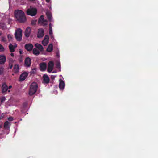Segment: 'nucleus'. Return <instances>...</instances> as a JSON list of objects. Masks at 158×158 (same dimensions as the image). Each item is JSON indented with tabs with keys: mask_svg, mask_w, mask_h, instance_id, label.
I'll use <instances>...</instances> for the list:
<instances>
[{
	"mask_svg": "<svg viewBox=\"0 0 158 158\" xmlns=\"http://www.w3.org/2000/svg\"><path fill=\"white\" fill-rule=\"evenodd\" d=\"M3 69L2 67H0V74H1L3 72Z\"/></svg>",
	"mask_w": 158,
	"mask_h": 158,
	"instance_id": "nucleus-32",
	"label": "nucleus"
},
{
	"mask_svg": "<svg viewBox=\"0 0 158 158\" xmlns=\"http://www.w3.org/2000/svg\"><path fill=\"white\" fill-rule=\"evenodd\" d=\"M33 45L31 44H26L25 46V48L28 51H31L33 48Z\"/></svg>",
	"mask_w": 158,
	"mask_h": 158,
	"instance_id": "nucleus-12",
	"label": "nucleus"
},
{
	"mask_svg": "<svg viewBox=\"0 0 158 158\" xmlns=\"http://www.w3.org/2000/svg\"><path fill=\"white\" fill-rule=\"evenodd\" d=\"M35 68H34L33 69H32V71H31V73H34V70H35Z\"/></svg>",
	"mask_w": 158,
	"mask_h": 158,
	"instance_id": "nucleus-37",
	"label": "nucleus"
},
{
	"mask_svg": "<svg viewBox=\"0 0 158 158\" xmlns=\"http://www.w3.org/2000/svg\"><path fill=\"white\" fill-rule=\"evenodd\" d=\"M0 99L1 102H2V103L4 101H5V100L6 99L4 97H2Z\"/></svg>",
	"mask_w": 158,
	"mask_h": 158,
	"instance_id": "nucleus-28",
	"label": "nucleus"
},
{
	"mask_svg": "<svg viewBox=\"0 0 158 158\" xmlns=\"http://www.w3.org/2000/svg\"><path fill=\"white\" fill-rule=\"evenodd\" d=\"M8 92H10V90H8Z\"/></svg>",
	"mask_w": 158,
	"mask_h": 158,
	"instance_id": "nucleus-43",
	"label": "nucleus"
},
{
	"mask_svg": "<svg viewBox=\"0 0 158 158\" xmlns=\"http://www.w3.org/2000/svg\"><path fill=\"white\" fill-rule=\"evenodd\" d=\"M15 17L17 20L20 23L26 21V18L24 13L21 10H16L14 12Z\"/></svg>",
	"mask_w": 158,
	"mask_h": 158,
	"instance_id": "nucleus-1",
	"label": "nucleus"
},
{
	"mask_svg": "<svg viewBox=\"0 0 158 158\" xmlns=\"http://www.w3.org/2000/svg\"><path fill=\"white\" fill-rule=\"evenodd\" d=\"M9 66H10V68H12V65L11 64L10 65V64H9Z\"/></svg>",
	"mask_w": 158,
	"mask_h": 158,
	"instance_id": "nucleus-38",
	"label": "nucleus"
},
{
	"mask_svg": "<svg viewBox=\"0 0 158 158\" xmlns=\"http://www.w3.org/2000/svg\"><path fill=\"white\" fill-rule=\"evenodd\" d=\"M4 118V115H3V114H2V115L0 116V120Z\"/></svg>",
	"mask_w": 158,
	"mask_h": 158,
	"instance_id": "nucleus-36",
	"label": "nucleus"
},
{
	"mask_svg": "<svg viewBox=\"0 0 158 158\" xmlns=\"http://www.w3.org/2000/svg\"><path fill=\"white\" fill-rule=\"evenodd\" d=\"M26 105H27V104H26V106H24V108H25V107H26Z\"/></svg>",
	"mask_w": 158,
	"mask_h": 158,
	"instance_id": "nucleus-44",
	"label": "nucleus"
},
{
	"mask_svg": "<svg viewBox=\"0 0 158 158\" xmlns=\"http://www.w3.org/2000/svg\"><path fill=\"white\" fill-rule=\"evenodd\" d=\"M40 69L42 71H45L47 68V64L43 62L40 64Z\"/></svg>",
	"mask_w": 158,
	"mask_h": 158,
	"instance_id": "nucleus-11",
	"label": "nucleus"
},
{
	"mask_svg": "<svg viewBox=\"0 0 158 158\" xmlns=\"http://www.w3.org/2000/svg\"><path fill=\"white\" fill-rule=\"evenodd\" d=\"M6 61V58L4 55H0V64H4Z\"/></svg>",
	"mask_w": 158,
	"mask_h": 158,
	"instance_id": "nucleus-14",
	"label": "nucleus"
},
{
	"mask_svg": "<svg viewBox=\"0 0 158 158\" xmlns=\"http://www.w3.org/2000/svg\"><path fill=\"white\" fill-rule=\"evenodd\" d=\"M9 48L10 52H13L15 51V48L12 44H10L9 45Z\"/></svg>",
	"mask_w": 158,
	"mask_h": 158,
	"instance_id": "nucleus-24",
	"label": "nucleus"
},
{
	"mask_svg": "<svg viewBox=\"0 0 158 158\" xmlns=\"http://www.w3.org/2000/svg\"><path fill=\"white\" fill-rule=\"evenodd\" d=\"M10 124V123L8 121H6L4 124L3 126L4 128L5 129H9Z\"/></svg>",
	"mask_w": 158,
	"mask_h": 158,
	"instance_id": "nucleus-17",
	"label": "nucleus"
},
{
	"mask_svg": "<svg viewBox=\"0 0 158 158\" xmlns=\"http://www.w3.org/2000/svg\"><path fill=\"white\" fill-rule=\"evenodd\" d=\"M56 68L58 69H60V64L59 62H58L56 64Z\"/></svg>",
	"mask_w": 158,
	"mask_h": 158,
	"instance_id": "nucleus-31",
	"label": "nucleus"
},
{
	"mask_svg": "<svg viewBox=\"0 0 158 158\" xmlns=\"http://www.w3.org/2000/svg\"><path fill=\"white\" fill-rule=\"evenodd\" d=\"M4 50V48L2 45L0 44V52H3Z\"/></svg>",
	"mask_w": 158,
	"mask_h": 158,
	"instance_id": "nucleus-27",
	"label": "nucleus"
},
{
	"mask_svg": "<svg viewBox=\"0 0 158 158\" xmlns=\"http://www.w3.org/2000/svg\"><path fill=\"white\" fill-rule=\"evenodd\" d=\"M11 55L12 56H14V54L13 53H11Z\"/></svg>",
	"mask_w": 158,
	"mask_h": 158,
	"instance_id": "nucleus-40",
	"label": "nucleus"
},
{
	"mask_svg": "<svg viewBox=\"0 0 158 158\" xmlns=\"http://www.w3.org/2000/svg\"><path fill=\"white\" fill-rule=\"evenodd\" d=\"M31 64V59L29 58H27L25 60L24 64L25 66L28 67H29Z\"/></svg>",
	"mask_w": 158,
	"mask_h": 158,
	"instance_id": "nucleus-13",
	"label": "nucleus"
},
{
	"mask_svg": "<svg viewBox=\"0 0 158 158\" xmlns=\"http://www.w3.org/2000/svg\"><path fill=\"white\" fill-rule=\"evenodd\" d=\"M33 53L36 55H38L40 54V52L36 48H34L33 50Z\"/></svg>",
	"mask_w": 158,
	"mask_h": 158,
	"instance_id": "nucleus-25",
	"label": "nucleus"
},
{
	"mask_svg": "<svg viewBox=\"0 0 158 158\" xmlns=\"http://www.w3.org/2000/svg\"><path fill=\"white\" fill-rule=\"evenodd\" d=\"M28 75V73H23L20 77V79L23 81L25 79Z\"/></svg>",
	"mask_w": 158,
	"mask_h": 158,
	"instance_id": "nucleus-15",
	"label": "nucleus"
},
{
	"mask_svg": "<svg viewBox=\"0 0 158 158\" xmlns=\"http://www.w3.org/2000/svg\"><path fill=\"white\" fill-rule=\"evenodd\" d=\"M2 34V32L0 33V36Z\"/></svg>",
	"mask_w": 158,
	"mask_h": 158,
	"instance_id": "nucleus-42",
	"label": "nucleus"
},
{
	"mask_svg": "<svg viewBox=\"0 0 158 158\" xmlns=\"http://www.w3.org/2000/svg\"><path fill=\"white\" fill-rule=\"evenodd\" d=\"M49 31L50 35L52 38H53V37L52 30V24L51 23H50L49 25Z\"/></svg>",
	"mask_w": 158,
	"mask_h": 158,
	"instance_id": "nucleus-19",
	"label": "nucleus"
},
{
	"mask_svg": "<svg viewBox=\"0 0 158 158\" xmlns=\"http://www.w3.org/2000/svg\"><path fill=\"white\" fill-rule=\"evenodd\" d=\"M43 82L45 83H48L49 81V78L46 75H44L43 77Z\"/></svg>",
	"mask_w": 158,
	"mask_h": 158,
	"instance_id": "nucleus-16",
	"label": "nucleus"
},
{
	"mask_svg": "<svg viewBox=\"0 0 158 158\" xmlns=\"http://www.w3.org/2000/svg\"><path fill=\"white\" fill-rule=\"evenodd\" d=\"M38 85L36 82H33L31 85L29 90V94L30 95H33L36 91Z\"/></svg>",
	"mask_w": 158,
	"mask_h": 158,
	"instance_id": "nucleus-2",
	"label": "nucleus"
},
{
	"mask_svg": "<svg viewBox=\"0 0 158 158\" xmlns=\"http://www.w3.org/2000/svg\"><path fill=\"white\" fill-rule=\"evenodd\" d=\"M8 120H9L10 121H12L13 120V118L12 117H10L8 118Z\"/></svg>",
	"mask_w": 158,
	"mask_h": 158,
	"instance_id": "nucleus-34",
	"label": "nucleus"
},
{
	"mask_svg": "<svg viewBox=\"0 0 158 158\" xmlns=\"http://www.w3.org/2000/svg\"><path fill=\"white\" fill-rule=\"evenodd\" d=\"M8 87L5 84H3L2 85V91L3 93L6 92L8 90Z\"/></svg>",
	"mask_w": 158,
	"mask_h": 158,
	"instance_id": "nucleus-20",
	"label": "nucleus"
},
{
	"mask_svg": "<svg viewBox=\"0 0 158 158\" xmlns=\"http://www.w3.org/2000/svg\"><path fill=\"white\" fill-rule=\"evenodd\" d=\"M19 60L20 62H22L23 61V60L22 59V57L21 56L19 57Z\"/></svg>",
	"mask_w": 158,
	"mask_h": 158,
	"instance_id": "nucleus-33",
	"label": "nucleus"
},
{
	"mask_svg": "<svg viewBox=\"0 0 158 158\" xmlns=\"http://www.w3.org/2000/svg\"><path fill=\"white\" fill-rule=\"evenodd\" d=\"M53 50V45L52 44H50L48 46L47 49V51L48 52H51Z\"/></svg>",
	"mask_w": 158,
	"mask_h": 158,
	"instance_id": "nucleus-23",
	"label": "nucleus"
},
{
	"mask_svg": "<svg viewBox=\"0 0 158 158\" xmlns=\"http://www.w3.org/2000/svg\"><path fill=\"white\" fill-rule=\"evenodd\" d=\"M1 41L2 42H5L6 41V39L5 37H4V36H2L1 37Z\"/></svg>",
	"mask_w": 158,
	"mask_h": 158,
	"instance_id": "nucleus-30",
	"label": "nucleus"
},
{
	"mask_svg": "<svg viewBox=\"0 0 158 158\" xmlns=\"http://www.w3.org/2000/svg\"><path fill=\"white\" fill-rule=\"evenodd\" d=\"M45 0L48 3H49L50 0Z\"/></svg>",
	"mask_w": 158,
	"mask_h": 158,
	"instance_id": "nucleus-39",
	"label": "nucleus"
},
{
	"mask_svg": "<svg viewBox=\"0 0 158 158\" xmlns=\"http://www.w3.org/2000/svg\"><path fill=\"white\" fill-rule=\"evenodd\" d=\"M54 66V64L52 61H50L48 64V68L47 71L48 72H51L53 70Z\"/></svg>",
	"mask_w": 158,
	"mask_h": 158,
	"instance_id": "nucleus-5",
	"label": "nucleus"
},
{
	"mask_svg": "<svg viewBox=\"0 0 158 158\" xmlns=\"http://www.w3.org/2000/svg\"><path fill=\"white\" fill-rule=\"evenodd\" d=\"M11 87H12V86H10L8 88L10 89Z\"/></svg>",
	"mask_w": 158,
	"mask_h": 158,
	"instance_id": "nucleus-41",
	"label": "nucleus"
},
{
	"mask_svg": "<svg viewBox=\"0 0 158 158\" xmlns=\"http://www.w3.org/2000/svg\"><path fill=\"white\" fill-rule=\"evenodd\" d=\"M27 13L28 15L34 16L37 13V10L36 8H33L31 6L27 10Z\"/></svg>",
	"mask_w": 158,
	"mask_h": 158,
	"instance_id": "nucleus-4",
	"label": "nucleus"
},
{
	"mask_svg": "<svg viewBox=\"0 0 158 158\" xmlns=\"http://www.w3.org/2000/svg\"><path fill=\"white\" fill-rule=\"evenodd\" d=\"M49 36L48 35H46L44 37V40L42 41V44L44 46H46L48 43Z\"/></svg>",
	"mask_w": 158,
	"mask_h": 158,
	"instance_id": "nucleus-8",
	"label": "nucleus"
},
{
	"mask_svg": "<svg viewBox=\"0 0 158 158\" xmlns=\"http://www.w3.org/2000/svg\"><path fill=\"white\" fill-rule=\"evenodd\" d=\"M46 15L47 16L48 19L51 22L52 21V14L51 12L49 11H47L46 13Z\"/></svg>",
	"mask_w": 158,
	"mask_h": 158,
	"instance_id": "nucleus-21",
	"label": "nucleus"
},
{
	"mask_svg": "<svg viewBox=\"0 0 158 158\" xmlns=\"http://www.w3.org/2000/svg\"><path fill=\"white\" fill-rule=\"evenodd\" d=\"M38 22L39 23L41 24L43 26L46 25L47 24V20L44 19V17L43 15L40 17Z\"/></svg>",
	"mask_w": 158,
	"mask_h": 158,
	"instance_id": "nucleus-6",
	"label": "nucleus"
},
{
	"mask_svg": "<svg viewBox=\"0 0 158 158\" xmlns=\"http://www.w3.org/2000/svg\"><path fill=\"white\" fill-rule=\"evenodd\" d=\"M44 34V31L42 29H38L37 37L38 38H41L43 37Z\"/></svg>",
	"mask_w": 158,
	"mask_h": 158,
	"instance_id": "nucleus-9",
	"label": "nucleus"
},
{
	"mask_svg": "<svg viewBox=\"0 0 158 158\" xmlns=\"http://www.w3.org/2000/svg\"><path fill=\"white\" fill-rule=\"evenodd\" d=\"M0 28L4 30L7 28L6 25L3 23H0Z\"/></svg>",
	"mask_w": 158,
	"mask_h": 158,
	"instance_id": "nucleus-26",
	"label": "nucleus"
},
{
	"mask_svg": "<svg viewBox=\"0 0 158 158\" xmlns=\"http://www.w3.org/2000/svg\"><path fill=\"white\" fill-rule=\"evenodd\" d=\"M36 21H32L31 22V24L33 25H34L36 23Z\"/></svg>",
	"mask_w": 158,
	"mask_h": 158,
	"instance_id": "nucleus-35",
	"label": "nucleus"
},
{
	"mask_svg": "<svg viewBox=\"0 0 158 158\" xmlns=\"http://www.w3.org/2000/svg\"><path fill=\"white\" fill-rule=\"evenodd\" d=\"M22 30L20 28H18L15 30V36L16 40L20 41L22 38Z\"/></svg>",
	"mask_w": 158,
	"mask_h": 158,
	"instance_id": "nucleus-3",
	"label": "nucleus"
},
{
	"mask_svg": "<svg viewBox=\"0 0 158 158\" xmlns=\"http://www.w3.org/2000/svg\"><path fill=\"white\" fill-rule=\"evenodd\" d=\"M7 37L9 41H10L12 40V36L10 34H8L7 35Z\"/></svg>",
	"mask_w": 158,
	"mask_h": 158,
	"instance_id": "nucleus-29",
	"label": "nucleus"
},
{
	"mask_svg": "<svg viewBox=\"0 0 158 158\" xmlns=\"http://www.w3.org/2000/svg\"><path fill=\"white\" fill-rule=\"evenodd\" d=\"M35 46L40 51L42 52L44 51V48L42 46L41 44L37 43L35 44Z\"/></svg>",
	"mask_w": 158,
	"mask_h": 158,
	"instance_id": "nucleus-18",
	"label": "nucleus"
},
{
	"mask_svg": "<svg viewBox=\"0 0 158 158\" xmlns=\"http://www.w3.org/2000/svg\"><path fill=\"white\" fill-rule=\"evenodd\" d=\"M31 31V30L30 27H27L24 32L25 36L27 37H29L30 35Z\"/></svg>",
	"mask_w": 158,
	"mask_h": 158,
	"instance_id": "nucleus-7",
	"label": "nucleus"
},
{
	"mask_svg": "<svg viewBox=\"0 0 158 158\" xmlns=\"http://www.w3.org/2000/svg\"><path fill=\"white\" fill-rule=\"evenodd\" d=\"M13 72L15 73H17L19 72V67L18 64H15L13 68Z\"/></svg>",
	"mask_w": 158,
	"mask_h": 158,
	"instance_id": "nucleus-22",
	"label": "nucleus"
},
{
	"mask_svg": "<svg viewBox=\"0 0 158 158\" xmlns=\"http://www.w3.org/2000/svg\"><path fill=\"white\" fill-rule=\"evenodd\" d=\"M59 87L60 89L63 90L65 87V85L64 81L61 79L59 80Z\"/></svg>",
	"mask_w": 158,
	"mask_h": 158,
	"instance_id": "nucleus-10",
	"label": "nucleus"
}]
</instances>
